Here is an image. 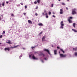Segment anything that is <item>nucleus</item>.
Listing matches in <instances>:
<instances>
[{
    "mask_svg": "<svg viewBox=\"0 0 77 77\" xmlns=\"http://www.w3.org/2000/svg\"><path fill=\"white\" fill-rule=\"evenodd\" d=\"M37 2L38 3H40V2H41V0H37Z\"/></svg>",
    "mask_w": 77,
    "mask_h": 77,
    "instance_id": "obj_15",
    "label": "nucleus"
},
{
    "mask_svg": "<svg viewBox=\"0 0 77 77\" xmlns=\"http://www.w3.org/2000/svg\"><path fill=\"white\" fill-rule=\"evenodd\" d=\"M11 15V16H13V17H14V14H13L12 13Z\"/></svg>",
    "mask_w": 77,
    "mask_h": 77,
    "instance_id": "obj_30",
    "label": "nucleus"
},
{
    "mask_svg": "<svg viewBox=\"0 0 77 77\" xmlns=\"http://www.w3.org/2000/svg\"><path fill=\"white\" fill-rule=\"evenodd\" d=\"M72 30H73V31H74V32H77V31L76 30H75L74 29H72Z\"/></svg>",
    "mask_w": 77,
    "mask_h": 77,
    "instance_id": "obj_19",
    "label": "nucleus"
},
{
    "mask_svg": "<svg viewBox=\"0 0 77 77\" xmlns=\"http://www.w3.org/2000/svg\"><path fill=\"white\" fill-rule=\"evenodd\" d=\"M54 18H55L56 17V16H54V15H53L52 16Z\"/></svg>",
    "mask_w": 77,
    "mask_h": 77,
    "instance_id": "obj_29",
    "label": "nucleus"
},
{
    "mask_svg": "<svg viewBox=\"0 0 77 77\" xmlns=\"http://www.w3.org/2000/svg\"><path fill=\"white\" fill-rule=\"evenodd\" d=\"M38 25H39V26H43V24L41 23L38 24Z\"/></svg>",
    "mask_w": 77,
    "mask_h": 77,
    "instance_id": "obj_18",
    "label": "nucleus"
},
{
    "mask_svg": "<svg viewBox=\"0 0 77 77\" xmlns=\"http://www.w3.org/2000/svg\"><path fill=\"white\" fill-rule=\"evenodd\" d=\"M43 15H46V18H48V16H47V13H45V14H44V13H42Z\"/></svg>",
    "mask_w": 77,
    "mask_h": 77,
    "instance_id": "obj_4",
    "label": "nucleus"
},
{
    "mask_svg": "<svg viewBox=\"0 0 77 77\" xmlns=\"http://www.w3.org/2000/svg\"><path fill=\"white\" fill-rule=\"evenodd\" d=\"M2 44V43H0V44Z\"/></svg>",
    "mask_w": 77,
    "mask_h": 77,
    "instance_id": "obj_51",
    "label": "nucleus"
},
{
    "mask_svg": "<svg viewBox=\"0 0 77 77\" xmlns=\"http://www.w3.org/2000/svg\"><path fill=\"white\" fill-rule=\"evenodd\" d=\"M60 50L61 51H62V52L63 53H65V51H63V49H60Z\"/></svg>",
    "mask_w": 77,
    "mask_h": 77,
    "instance_id": "obj_11",
    "label": "nucleus"
},
{
    "mask_svg": "<svg viewBox=\"0 0 77 77\" xmlns=\"http://www.w3.org/2000/svg\"><path fill=\"white\" fill-rule=\"evenodd\" d=\"M18 47V46H14V47H12L11 48H15L16 47Z\"/></svg>",
    "mask_w": 77,
    "mask_h": 77,
    "instance_id": "obj_21",
    "label": "nucleus"
},
{
    "mask_svg": "<svg viewBox=\"0 0 77 77\" xmlns=\"http://www.w3.org/2000/svg\"><path fill=\"white\" fill-rule=\"evenodd\" d=\"M27 5H25V8L26 9H27Z\"/></svg>",
    "mask_w": 77,
    "mask_h": 77,
    "instance_id": "obj_26",
    "label": "nucleus"
},
{
    "mask_svg": "<svg viewBox=\"0 0 77 77\" xmlns=\"http://www.w3.org/2000/svg\"><path fill=\"white\" fill-rule=\"evenodd\" d=\"M51 12H49V15H51Z\"/></svg>",
    "mask_w": 77,
    "mask_h": 77,
    "instance_id": "obj_37",
    "label": "nucleus"
},
{
    "mask_svg": "<svg viewBox=\"0 0 77 77\" xmlns=\"http://www.w3.org/2000/svg\"><path fill=\"white\" fill-rule=\"evenodd\" d=\"M53 14H54V13H53Z\"/></svg>",
    "mask_w": 77,
    "mask_h": 77,
    "instance_id": "obj_52",
    "label": "nucleus"
},
{
    "mask_svg": "<svg viewBox=\"0 0 77 77\" xmlns=\"http://www.w3.org/2000/svg\"><path fill=\"white\" fill-rule=\"evenodd\" d=\"M59 54H60V52H59Z\"/></svg>",
    "mask_w": 77,
    "mask_h": 77,
    "instance_id": "obj_49",
    "label": "nucleus"
},
{
    "mask_svg": "<svg viewBox=\"0 0 77 77\" xmlns=\"http://www.w3.org/2000/svg\"><path fill=\"white\" fill-rule=\"evenodd\" d=\"M67 1H68V2H69V0H67Z\"/></svg>",
    "mask_w": 77,
    "mask_h": 77,
    "instance_id": "obj_47",
    "label": "nucleus"
},
{
    "mask_svg": "<svg viewBox=\"0 0 77 77\" xmlns=\"http://www.w3.org/2000/svg\"><path fill=\"white\" fill-rule=\"evenodd\" d=\"M63 26H61L60 27V28L61 29H63Z\"/></svg>",
    "mask_w": 77,
    "mask_h": 77,
    "instance_id": "obj_23",
    "label": "nucleus"
},
{
    "mask_svg": "<svg viewBox=\"0 0 77 77\" xmlns=\"http://www.w3.org/2000/svg\"><path fill=\"white\" fill-rule=\"evenodd\" d=\"M4 50L5 51H6V50L9 51V50H10V49L9 48H4Z\"/></svg>",
    "mask_w": 77,
    "mask_h": 77,
    "instance_id": "obj_6",
    "label": "nucleus"
},
{
    "mask_svg": "<svg viewBox=\"0 0 77 77\" xmlns=\"http://www.w3.org/2000/svg\"><path fill=\"white\" fill-rule=\"evenodd\" d=\"M75 23H73V27H74V28H75Z\"/></svg>",
    "mask_w": 77,
    "mask_h": 77,
    "instance_id": "obj_17",
    "label": "nucleus"
},
{
    "mask_svg": "<svg viewBox=\"0 0 77 77\" xmlns=\"http://www.w3.org/2000/svg\"><path fill=\"white\" fill-rule=\"evenodd\" d=\"M44 51H46V52H47L49 54H50V51H49V50L48 49H45L44 50Z\"/></svg>",
    "mask_w": 77,
    "mask_h": 77,
    "instance_id": "obj_5",
    "label": "nucleus"
},
{
    "mask_svg": "<svg viewBox=\"0 0 77 77\" xmlns=\"http://www.w3.org/2000/svg\"><path fill=\"white\" fill-rule=\"evenodd\" d=\"M5 2H3L2 3V6H5Z\"/></svg>",
    "mask_w": 77,
    "mask_h": 77,
    "instance_id": "obj_20",
    "label": "nucleus"
},
{
    "mask_svg": "<svg viewBox=\"0 0 77 77\" xmlns=\"http://www.w3.org/2000/svg\"><path fill=\"white\" fill-rule=\"evenodd\" d=\"M44 59H45V60H47V59H46V58H44Z\"/></svg>",
    "mask_w": 77,
    "mask_h": 77,
    "instance_id": "obj_45",
    "label": "nucleus"
},
{
    "mask_svg": "<svg viewBox=\"0 0 77 77\" xmlns=\"http://www.w3.org/2000/svg\"><path fill=\"white\" fill-rule=\"evenodd\" d=\"M57 48L58 49H59L60 48L58 46H57Z\"/></svg>",
    "mask_w": 77,
    "mask_h": 77,
    "instance_id": "obj_34",
    "label": "nucleus"
},
{
    "mask_svg": "<svg viewBox=\"0 0 77 77\" xmlns=\"http://www.w3.org/2000/svg\"><path fill=\"white\" fill-rule=\"evenodd\" d=\"M45 37L44 36L42 38V41H44L45 40Z\"/></svg>",
    "mask_w": 77,
    "mask_h": 77,
    "instance_id": "obj_10",
    "label": "nucleus"
},
{
    "mask_svg": "<svg viewBox=\"0 0 77 77\" xmlns=\"http://www.w3.org/2000/svg\"><path fill=\"white\" fill-rule=\"evenodd\" d=\"M32 58L33 59H37V58L35 57L34 55L32 56Z\"/></svg>",
    "mask_w": 77,
    "mask_h": 77,
    "instance_id": "obj_13",
    "label": "nucleus"
},
{
    "mask_svg": "<svg viewBox=\"0 0 77 77\" xmlns=\"http://www.w3.org/2000/svg\"><path fill=\"white\" fill-rule=\"evenodd\" d=\"M8 42H6L7 44H12V43L10 40H8Z\"/></svg>",
    "mask_w": 77,
    "mask_h": 77,
    "instance_id": "obj_8",
    "label": "nucleus"
},
{
    "mask_svg": "<svg viewBox=\"0 0 77 77\" xmlns=\"http://www.w3.org/2000/svg\"><path fill=\"white\" fill-rule=\"evenodd\" d=\"M29 57H31V55H29Z\"/></svg>",
    "mask_w": 77,
    "mask_h": 77,
    "instance_id": "obj_48",
    "label": "nucleus"
},
{
    "mask_svg": "<svg viewBox=\"0 0 77 77\" xmlns=\"http://www.w3.org/2000/svg\"><path fill=\"white\" fill-rule=\"evenodd\" d=\"M2 37H3V36H2V35H1V36H0V38H2Z\"/></svg>",
    "mask_w": 77,
    "mask_h": 77,
    "instance_id": "obj_43",
    "label": "nucleus"
},
{
    "mask_svg": "<svg viewBox=\"0 0 77 77\" xmlns=\"http://www.w3.org/2000/svg\"><path fill=\"white\" fill-rule=\"evenodd\" d=\"M28 22L29 23V24H30L31 23H32V21H31L30 20H29L28 21Z\"/></svg>",
    "mask_w": 77,
    "mask_h": 77,
    "instance_id": "obj_14",
    "label": "nucleus"
},
{
    "mask_svg": "<svg viewBox=\"0 0 77 77\" xmlns=\"http://www.w3.org/2000/svg\"><path fill=\"white\" fill-rule=\"evenodd\" d=\"M44 12L45 13L46 12V10H44Z\"/></svg>",
    "mask_w": 77,
    "mask_h": 77,
    "instance_id": "obj_32",
    "label": "nucleus"
},
{
    "mask_svg": "<svg viewBox=\"0 0 77 77\" xmlns=\"http://www.w3.org/2000/svg\"><path fill=\"white\" fill-rule=\"evenodd\" d=\"M42 33V31L39 34V35H41Z\"/></svg>",
    "mask_w": 77,
    "mask_h": 77,
    "instance_id": "obj_27",
    "label": "nucleus"
},
{
    "mask_svg": "<svg viewBox=\"0 0 77 77\" xmlns=\"http://www.w3.org/2000/svg\"><path fill=\"white\" fill-rule=\"evenodd\" d=\"M34 4H37V2H36V1H35L34 2Z\"/></svg>",
    "mask_w": 77,
    "mask_h": 77,
    "instance_id": "obj_22",
    "label": "nucleus"
},
{
    "mask_svg": "<svg viewBox=\"0 0 77 77\" xmlns=\"http://www.w3.org/2000/svg\"><path fill=\"white\" fill-rule=\"evenodd\" d=\"M23 14H24V15H26V13H23Z\"/></svg>",
    "mask_w": 77,
    "mask_h": 77,
    "instance_id": "obj_40",
    "label": "nucleus"
},
{
    "mask_svg": "<svg viewBox=\"0 0 77 77\" xmlns=\"http://www.w3.org/2000/svg\"><path fill=\"white\" fill-rule=\"evenodd\" d=\"M75 56H77V52H75L74 53Z\"/></svg>",
    "mask_w": 77,
    "mask_h": 77,
    "instance_id": "obj_24",
    "label": "nucleus"
},
{
    "mask_svg": "<svg viewBox=\"0 0 77 77\" xmlns=\"http://www.w3.org/2000/svg\"><path fill=\"white\" fill-rule=\"evenodd\" d=\"M32 49H33V48H35V47H32Z\"/></svg>",
    "mask_w": 77,
    "mask_h": 77,
    "instance_id": "obj_38",
    "label": "nucleus"
},
{
    "mask_svg": "<svg viewBox=\"0 0 77 77\" xmlns=\"http://www.w3.org/2000/svg\"><path fill=\"white\" fill-rule=\"evenodd\" d=\"M58 1H60V0H58Z\"/></svg>",
    "mask_w": 77,
    "mask_h": 77,
    "instance_id": "obj_50",
    "label": "nucleus"
},
{
    "mask_svg": "<svg viewBox=\"0 0 77 77\" xmlns=\"http://www.w3.org/2000/svg\"><path fill=\"white\" fill-rule=\"evenodd\" d=\"M51 5H52L51 6V8H52V7H53V4H52Z\"/></svg>",
    "mask_w": 77,
    "mask_h": 77,
    "instance_id": "obj_28",
    "label": "nucleus"
},
{
    "mask_svg": "<svg viewBox=\"0 0 77 77\" xmlns=\"http://www.w3.org/2000/svg\"><path fill=\"white\" fill-rule=\"evenodd\" d=\"M60 14H63V10L62 9H60Z\"/></svg>",
    "mask_w": 77,
    "mask_h": 77,
    "instance_id": "obj_7",
    "label": "nucleus"
},
{
    "mask_svg": "<svg viewBox=\"0 0 77 77\" xmlns=\"http://www.w3.org/2000/svg\"><path fill=\"white\" fill-rule=\"evenodd\" d=\"M42 55H43V56H44V54H41V56Z\"/></svg>",
    "mask_w": 77,
    "mask_h": 77,
    "instance_id": "obj_35",
    "label": "nucleus"
},
{
    "mask_svg": "<svg viewBox=\"0 0 77 77\" xmlns=\"http://www.w3.org/2000/svg\"><path fill=\"white\" fill-rule=\"evenodd\" d=\"M0 20H1V18L0 17Z\"/></svg>",
    "mask_w": 77,
    "mask_h": 77,
    "instance_id": "obj_46",
    "label": "nucleus"
},
{
    "mask_svg": "<svg viewBox=\"0 0 77 77\" xmlns=\"http://www.w3.org/2000/svg\"><path fill=\"white\" fill-rule=\"evenodd\" d=\"M20 4H21V5H23V4L22 3H21Z\"/></svg>",
    "mask_w": 77,
    "mask_h": 77,
    "instance_id": "obj_42",
    "label": "nucleus"
},
{
    "mask_svg": "<svg viewBox=\"0 0 77 77\" xmlns=\"http://www.w3.org/2000/svg\"><path fill=\"white\" fill-rule=\"evenodd\" d=\"M60 24L61 26H64V24H63V21L61 22Z\"/></svg>",
    "mask_w": 77,
    "mask_h": 77,
    "instance_id": "obj_9",
    "label": "nucleus"
},
{
    "mask_svg": "<svg viewBox=\"0 0 77 77\" xmlns=\"http://www.w3.org/2000/svg\"><path fill=\"white\" fill-rule=\"evenodd\" d=\"M73 50H74V51H76V50H77V48H73Z\"/></svg>",
    "mask_w": 77,
    "mask_h": 77,
    "instance_id": "obj_16",
    "label": "nucleus"
},
{
    "mask_svg": "<svg viewBox=\"0 0 77 77\" xmlns=\"http://www.w3.org/2000/svg\"><path fill=\"white\" fill-rule=\"evenodd\" d=\"M60 56L61 57H66V55H64L63 54H60Z\"/></svg>",
    "mask_w": 77,
    "mask_h": 77,
    "instance_id": "obj_3",
    "label": "nucleus"
},
{
    "mask_svg": "<svg viewBox=\"0 0 77 77\" xmlns=\"http://www.w3.org/2000/svg\"><path fill=\"white\" fill-rule=\"evenodd\" d=\"M76 11V9L75 8L72 9V14L74 15V14H77Z\"/></svg>",
    "mask_w": 77,
    "mask_h": 77,
    "instance_id": "obj_1",
    "label": "nucleus"
},
{
    "mask_svg": "<svg viewBox=\"0 0 77 77\" xmlns=\"http://www.w3.org/2000/svg\"><path fill=\"white\" fill-rule=\"evenodd\" d=\"M35 15H36V16H38V14H37V13H36L35 14Z\"/></svg>",
    "mask_w": 77,
    "mask_h": 77,
    "instance_id": "obj_33",
    "label": "nucleus"
},
{
    "mask_svg": "<svg viewBox=\"0 0 77 77\" xmlns=\"http://www.w3.org/2000/svg\"><path fill=\"white\" fill-rule=\"evenodd\" d=\"M5 31H3V33H2V34H5Z\"/></svg>",
    "mask_w": 77,
    "mask_h": 77,
    "instance_id": "obj_31",
    "label": "nucleus"
},
{
    "mask_svg": "<svg viewBox=\"0 0 77 77\" xmlns=\"http://www.w3.org/2000/svg\"><path fill=\"white\" fill-rule=\"evenodd\" d=\"M6 3L7 4H8V1H7V2H6Z\"/></svg>",
    "mask_w": 77,
    "mask_h": 77,
    "instance_id": "obj_44",
    "label": "nucleus"
},
{
    "mask_svg": "<svg viewBox=\"0 0 77 77\" xmlns=\"http://www.w3.org/2000/svg\"><path fill=\"white\" fill-rule=\"evenodd\" d=\"M38 9V6H37L35 8V9Z\"/></svg>",
    "mask_w": 77,
    "mask_h": 77,
    "instance_id": "obj_41",
    "label": "nucleus"
},
{
    "mask_svg": "<svg viewBox=\"0 0 77 77\" xmlns=\"http://www.w3.org/2000/svg\"><path fill=\"white\" fill-rule=\"evenodd\" d=\"M41 61H42V62H44V61L42 60H41Z\"/></svg>",
    "mask_w": 77,
    "mask_h": 77,
    "instance_id": "obj_39",
    "label": "nucleus"
},
{
    "mask_svg": "<svg viewBox=\"0 0 77 77\" xmlns=\"http://www.w3.org/2000/svg\"><path fill=\"white\" fill-rule=\"evenodd\" d=\"M66 9H67V10H68V8L67 7H66Z\"/></svg>",
    "mask_w": 77,
    "mask_h": 77,
    "instance_id": "obj_36",
    "label": "nucleus"
},
{
    "mask_svg": "<svg viewBox=\"0 0 77 77\" xmlns=\"http://www.w3.org/2000/svg\"><path fill=\"white\" fill-rule=\"evenodd\" d=\"M72 19V17H69V18L68 19V21H69V23H72V21L71 20V19Z\"/></svg>",
    "mask_w": 77,
    "mask_h": 77,
    "instance_id": "obj_2",
    "label": "nucleus"
},
{
    "mask_svg": "<svg viewBox=\"0 0 77 77\" xmlns=\"http://www.w3.org/2000/svg\"><path fill=\"white\" fill-rule=\"evenodd\" d=\"M62 5H64L65 6V3H62Z\"/></svg>",
    "mask_w": 77,
    "mask_h": 77,
    "instance_id": "obj_25",
    "label": "nucleus"
},
{
    "mask_svg": "<svg viewBox=\"0 0 77 77\" xmlns=\"http://www.w3.org/2000/svg\"><path fill=\"white\" fill-rule=\"evenodd\" d=\"M54 54L55 55L57 54V50H54Z\"/></svg>",
    "mask_w": 77,
    "mask_h": 77,
    "instance_id": "obj_12",
    "label": "nucleus"
}]
</instances>
